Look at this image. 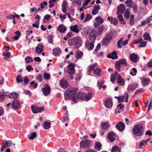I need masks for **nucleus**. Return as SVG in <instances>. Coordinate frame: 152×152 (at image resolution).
<instances>
[{"label": "nucleus", "instance_id": "1", "mask_svg": "<svg viewBox=\"0 0 152 152\" xmlns=\"http://www.w3.org/2000/svg\"><path fill=\"white\" fill-rule=\"evenodd\" d=\"M77 90V88H71L66 90L64 93L65 99L66 100L72 98V101L75 103H76L75 97Z\"/></svg>", "mask_w": 152, "mask_h": 152}, {"label": "nucleus", "instance_id": "2", "mask_svg": "<svg viewBox=\"0 0 152 152\" xmlns=\"http://www.w3.org/2000/svg\"><path fill=\"white\" fill-rule=\"evenodd\" d=\"M127 66V64L126 59L123 58L116 61L115 66V69L116 70L123 74L125 70L124 66Z\"/></svg>", "mask_w": 152, "mask_h": 152}, {"label": "nucleus", "instance_id": "3", "mask_svg": "<svg viewBox=\"0 0 152 152\" xmlns=\"http://www.w3.org/2000/svg\"><path fill=\"white\" fill-rule=\"evenodd\" d=\"M117 78V83L119 85L124 86L125 84V81L121 76L118 74L117 72H115L114 74L111 75L110 77V81L112 82H114Z\"/></svg>", "mask_w": 152, "mask_h": 152}, {"label": "nucleus", "instance_id": "4", "mask_svg": "<svg viewBox=\"0 0 152 152\" xmlns=\"http://www.w3.org/2000/svg\"><path fill=\"white\" fill-rule=\"evenodd\" d=\"M126 9L125 5L123 4H121L117 7V14L118 15L117 18L119 19V21L122 24H125L126 23L124 20L122 14Z\"/></svg>", "mask_w": 152, "mask_h": 152}, {"label": "nucleus", "instance_id": "5", "mask_svg": "<svg viewBox=\"0 0 152 152\" xmlns=\"http://www.w3.org/2000/svg\"><path fill=\"white\" fill-rule=\"evenodd\" d=\"M143 127L141 124H136L132 132L135 135L138 136H141L143 133Z\"/></svg>", "mask_w": 152, "mask_h": 152}, {"label": "nucleus", "instance_id": "6", "mask_svg": "<svg viewBox=\"0 0 152 152\" xmlns=\"http://www.w3.org/2000/svg\"><path fill=\"white\" fill-rule=\"evenodd\" d=\"M71 41V45L75 46V48H78L81 45L82 42L80 38L79 37L73 38Z\"/></svg>", "mask_w": 152, "mask_h": 152}, {"label": "nucleus", "instance_id": "7", "mask_svg": "<svg viewBox=\"0 0 152 152\" xmlns=\"http://www.w3.org/2000/svg\"><path fill=\"white\" fill-rule=\"evenodd\" d=\"M75 64L74 63H69L67 66V72L69 75L74 74L76 72L75 69Z\"/></svg>", "mask_w": 152, "mask_h": 152}, {"label": "nucleus", "instance_id": "8", "mask_svg": "<svg viewBox=\"0 0 152 152\" xmlns=\"http://www.w3.org/2000/svg\"><path fill=\"white\" fill-rule=\"evenodd\" d=\"M97 35V31L96 30H92L89 33V39L91 41L94 42L96 40Z\"/></svg>", "mask_w": 152, "mask_h": 152}, {"label": "nucleus", "instance_id": "9", "mask_svg": "<svg viewBox=\"0 0 152 152\" xmlns=\"http://www.w3.org/2000/svg\"><path fill=\"white\" fill-rule=\"evenodd\" d=\"M94 42L93 41L90 42L88 40L86 41L85 43V48L89 50H93L94 46Z\"/></svg>", "mask_w": 152, "mask_h": 152}, {"label": "nucleus", "instance_id": "10", "mask_svg": "<svg viewBox=\"0 0 152 152\" xmlns=\"http://www.w3.org/2000/svg\"><path fill=\"white\" fill-rule=\"evenodd\" d=\"M91 141L87 139H86L80 142V147L83 148L84 147L88 148L89 147Z\"/></svg>", "mask_w": 152, "mask_h": 152}, {"label": "nucleus", "instance_id": "11", "mask_svg": "<svg viewBox=\"0 0 152 152\" xmlns=\"http://www.w3.org/2000/svg\"><path fill=\"white\" fill-rule=\"evenodd\" d=\"M44 95L47 96L50 93V88L48 85H46L44 88L42 89Z\"/></svg>", "mask_w": 152, "mask_h": 152}, {"label": "nucleus", "instance_id": "12", "mask_svg": "<svg viewBox=\"0 0 152 152\" xmlns=\"http://www.w3.org/2000/svg\"><path fill=\"white\" fill-rule=\"evenodd\" d=\"M107 138L111 142L114 141L115 140V135L114 132L113 131L109 132L107 136Z\"/></svg>", "mask_w": 152, "mask_h": 152}, {"label": "nucleus", "instance_id": "13", "mask_svg": "<svg viewBox=\"0 0 152 152\" xmlns=\"http://www.w3.org/2000/svg\"><path fill=\"white\" fill-rule=\"evenodd\" d=\"M116 129L120 131H123L125 128L124 123L122 121L119 122L115 126Z\"/></svg>", "mask_w": 152, "mask_h": 152}, {"label": "nucleus", "instance_id": "14", "mask_svg": "<svg viewBox=\"0 0 152 152\" xmlns=\"http://www.w3.org/2000/svg\"><path fill=\"white\" fill-rule=\"evenodd\" d=\"M107 20L110 21L111 24L115 26H116L118 23V21L116 18H113V17L109 16L107 18Z\"/></svg>", "mask_w": 152, "mask_h": 152}, {"label": "nucleus", "instance_id": "15", "mask_svg": "<svg viewBox=\"0 0 152 152\" xmlns=\"http://www.w3.org/2000/svg\"><path fill=\"white\" fill-rule=\"evenodd\" d=\"M129 58L132 62L136 63L138 60V56L134 53H132L130 55Z\"/></svg>", "mask_w": 152, "mask_h": 152}, {"label": "nucleus", "instance_id": "16", "mask_svg": "<svg viewBox=\"0 0 152 152\" xmlns=\"http://www.w3.org/2000/svg\"><path fill=\"white\" fill-rule=\"evenodd\" d=\"M44 45L41 44H38L37 47L35 48V52L38 54H40L43 51Z\"/></svg>", "mask_w": 152, "mask_h": 152}, {"label": "nucleus", "instance_id": "17", "mask_svg": "<svg viewBox=\"0 0 152 152\" xmlns=\"http://www.w3.org/2000/svg\"><path fill=\"white\" fill-rule=\"evenodd\" d=\"M66 30V27L63 24L60 25L57 28V30L61 33H64Z\"/></svg>", "mask_w": 152, "mask_h": 152}, {"label": "nucleus", "instance_id": "18", "mask_svg": "<svg viewBox=\"0 0 152 152\" xmlns=\"http://www.w3.org/2000/svg\"><path fill=\"white\" fill-rule=\"evenodd\" d=\"M105 107L107 108H111L113 106V102L111 99H108L104 103Z\"/></svg>", "mask_w": 152, "mask_h": 152}, {"label": "nucleus", "instance_id": "19", "mask_svg": "<svg viewBox=\"0 0 152 152\" xmlns=\"http://www.w3.org/2000/svg\"><path fill=\"white\" fill-rule=\"evenodd\" d=\"M85 96V93H82L81 92H79L76 96V102H77V99H80L82 100H84V97Z\"/></svg>", "mask_w": 152, "mask_h": 152}, {"label": "nucleus", "instance_id": "20", "mask_svg": "<svg viewBox=\"0 0 152 152\" xmlns=\"http://www.w3.org/2000/svg\"><path fill=\"white\" fill-rule=\"evenodd\" d=\"M60 85L61 88H66L68 86L67 82L63 79H61L60 81Z\"/></svg>", "mask_w": 152, "mask_h": 152}, {"label": "nucleus", "instance_id": "21", "mask_svg": "<svg viewBox=\"0 0 152 152\" xmlns=\"http://www.w3.org/2000/svg\"><path fill=\"white\" fill-rule=\"evenodd\" d=\"M107 57L109 58H111L113 59L117 58L118 56L117 52L116 51H113L112 53L108 54Z\"/></svg>", "mask_w": 152, "mask_h": 152}, {"label": "nucleus", "instance_id": "22", "mask_svg": "<svg viewBox=\"0 0 152 152\" xmlns=\"http://www.w3.org/2000/svg\"><path fill=\"white\" fill-rule=\"evenodd\" d=\"M138 86V84L137 83H134L129 85L127 89L128 91L129 92L131 91H134Z\"/></svg>", "mask_w": 152, "mask_h": 152}, {"label": "nucleus", "instance_id": "23", "mask_svg": "<svg viewBox=\"0 0 152 152\" xmlns=\"http://www.w3.org/2000/svg\"><path fill=\"white\" fill-rule=\"evenodd\" d=\"M102 129L104 130H107L109 129L110 127V125L108 122H104L101 124Z\"/></svg>", "mask_w": 152, "mask_h": 152}, {"label": "nucleus", "instance_id": "24", "mask_svg": "<svg viewBox=\"0 0 152 152\" xmlns=\"http://www.w3.org/2000/svg\"><path fill=\"white\" fill-rule=\"evenodd\" d=\"M13 108L15 109H17L20 107V103L18 100H14L12 102Z\"/></svg>", "mask_w": 152, "mask_h": 152}, {"label": "nucleus", "instance_id": "25", "mask_svg": "<svg viewBox=\"0 0 152 152\" xmlns=\"http://www.w3.org/2000/svg\"><path fill=\"white\" fill-rule=\"evenodd\" d=\"M100 9L99 5H95L94 6V10H92V14L93 15H95L98 13Z\"/></svg>", "mask_w": 152, "mask_h": 152}, {"label": "nucleus", "instance_id": "26", "mask_svg": "<svg viewBox=\"0 0 152 152\" xmlns=\"http://www.w3.org/2000/svg\"><path fill=\"white\" fill-rule=\"evenodd\" d=\"M93 94L92 92H89L87 94L85 93V96L84 97V100L88 101L91 99Z\"/></svg>", "mask_w": 152, "mask_h": 152}, {"label": "nucleus", "instance_id": "27", "mask_svg": "<svg viewBox=\"0 0 152 152\" xmlns=\"http://www.w3.org/2000/svg\"><path fill=\"white\" fill-rule=\"evenodd\" d=\"M95 20L97 22H96L94 23V25H99L104 22V20L100 16H98L96 18Z\"/></svg>", "mask_w": 152, "mask_h": 152}, {"label": "nucleus", "instance_id": "28", "mask_svg": "<svg viewBox=\"0 0 152 152\" xmlns=\"http://www.w3.org/2000/svg\"><path fill=\"white\" fill-rule=\"evenodd\" d=\"M107 29L104 28V25H102L100 26L98 29V35L99 36L101 35L103 31H106Z\"/></svg>", "mask_w": 152, "mask_h": 152}, {"label": "nucleus", "instance_id": "29", "mask_svg": "<svg viewBox=\"0 0 152 152\" xmlns=\"http://www.w3.org/2000/svg\"><path fill=\"white\" fill-rule=\"evenodd\" d=\"M150 140L149 138L146 140H142L140 143V148H144L146 145V144Z\"/></svg>", "mask_w": 152, "mask_h": 152}, {"label": "nucleus", "instance_id": "30", "mask_svg": "<svg viewBox=\"0 0 152 152\" xmlns=\"http://www.w3.org/2000/svg\"><path fill=\"white\" fill-rule=\"evenodd\" d=\"M150 81V79L148 78H143L142 79V84L143 86L148 85Z\"/></svg>", "mask_w": 152, "mask_h": 152}, {"label": "nucleus", "instance_id": "31", "mask_svg": "<svg viewBox=\"0 0 152 152\" xmlns=\"http://www.w3.org/2000/svg\"><path fill=\"white\" fill-rule=\"evenodd\" d=\"M102 147V144L99 142H96L95 143L94 146V149L97 150L99 151L101 149Z\"/></svg>", "mask_w": 152, "mask_h": 152}, {"label": "nucleus", "instance_id": "32", "mask_svg": "<svg viewBox=\"0 0 152 152\" xmlns=\"http://www.w3.org/2000/svg\"><path fill=\"white\" fill-rule=\"evenodd\" d=\"M70 30L71 31L76 33H78L79 31L77 25L71 26L70 27Z\"/></svg>", "mask_w": 152, "mask_h": 152}, {"label": "nucleus", "instance_id": "33", "mask_svg": "<svg viewBox=\"0 0 152 152\" xmlns=\"http://www.w3.org/2000/svg\"><path fill=\"white\" fill-rule=\"evenodd\" d=\"M15 35L13 37V39L14 40H17L21 36V33L19 31H17L15 32Z\"/></svg>", "mask_w": 152, "mask_h": 152}, {"label": "nucleus", "instance_id": "34", "mask_svg": "<svg viewBox=\"0 0 152 152\" xmlns=\"http://www.w3.org/2000/svg\"><path fill=\"white\" fill-rule=\"evenodd\" d=\"M18 96V94L15 92H12L9 95V97L11 99H16Z\"/></svg>", "mask_w": 152, "mask_h": 152}, {"label": "nucleus", "instance_id": "35", "mask_svg": "<svg viewBox=\"0 0 152 152\" xmlns=\"http://www.w3.org/2000/svg\"><path fill=\"white\" fill-rule=\"evenodd\" d=\"M102 71V69L99 67L96 68L93 71V73L98 76H100V72Z\"/></svg>", "mask_w": 152, "mask_h": 152}, {"label": "nucleus", "instance_id": "36", "mask_svg": "<svg viewBox=\"0 0 152 152\" xmlns=\"http://www.w3.org/2000/svg\"><path fill=\"white\" fill-rule=\"evenodd\" d=\"M143 38L145 40L151 41V39L150 35L147 32L145 33L143 35Z\"/></svg>", "mask_w": 152, "mask_h": 152}, {"label": "nucleus", "instance_id": "37", "mask_svg": "<svg viewBox=\"0 0 152 152\" xmlns=\"http://www.w3.org/2000/svg\"><path fill=\"white\" fill-rule=\"evenodd\" d=\"M53 52L54 55L56 56L57 54L61 53V51L59 48H57L53 50Z\"/></svg>", "mask_w": 152, "mask_h": 152}, {"label": "nucleus", "instance_id": "38", "mask_svg": "<svg viewBox=\"0 0 152 152\" xmlns=\"http://www.w3.org/2000/svg\"><path fill=\"white\" fill-rule=\"evenodd\" d=\"M126 5L129 8H131L133 4V2L131 0H127L125 2Z\"/></svg>", "mask_w": 152, "mask_h": 152}, {"label": "nucleus", "instance_id": "39", "mask_svg": "<svg viewBox=\"0 0 152 152\" xmlns=\"http://www.w3.org/2000/svg\"><path fill=\"white\" fill-rule=\"evenodd\" d=\"M111 151V152H121V150L117 146H115L112 148Z\"/></svg>", "mask_w": 152, "mask_h": 152}, {"label": "nucleus", "instance_id": "40", "mask_svg": "<svg viewBox=\"0 0 152 152\" xmlns=\"http://www.w3.org/2000/svg\"><path fill=\"white\" fill-rule=\"evenodd\" d=\"M51 125V123L46 121H45L43 124V126L45 129H48L50 128Z\"/></svg>", "mask_w": 152, "mask_h": 152}, {"label": "nucleus", "instance_id": "41", "mask_svg": "<svg viewBox=\"0 0 152 152\" xmlns=\"http://www.w3.org/2000/svg\"><path fill=\"white\" fill-rule=\"evenodd\" d=\"M129 23L131 26H133L134 23V15H131L130 20H129Z\"/></svg>", "mask_w": 152, "mask_h": 152}, {"label": "nucleus", "instance_id": "42", "mask_svg": "<svg viewBox=\"0 0 152 152\" xmlns=\"http://www.w3.org/2000/svg\"><path fill=\"white\" fill-rule=\"evenodd\" d=\"M124 17L126 18L127 19L129 18V17L130 15V13L129 10V9H126L124 14Z\"/></svg>", "mask_w": 152, "mask_h": 152}, {"label": "nucleus", "instance_id": "43", "mask_svg": "<svg viewBox=\"0 0 152 152\" xmlns=\"http://www.w3.org/2000/svg\"><path fill=\"white\" fill-rule=\"evenodd\" d=\"M92 18V16L90 14H87L86 15L85 20H84V22H86Z\"/></svg>", "mask_w": 152, "mask_h": 152}, {"label": "nucleus", "instance_id": "44", "mask_svg": "<svg viewBox=\"0 0 152 152\" xmlns=\"http://www.w3.org/2000/svg\"><path fill=\"white\" fill-rule=\"evenodd\" d=\"M37 136V134L35 132L31 133L30 135H29L28 138L31 140H32L35 138Z\"/></svg>", "mask_w": 152, "mask_h": 152}, {"label": "nucleus", "instance_id": "45", "mask_svg": "<svg viewBox=\"0 0 152 152\" xmlns=\"http://www.w3.org/2000/svg\"><path fill=\"white\" fill-rule=\"evenodd\" d=\"M110 40L109 39H107L106 38L104 37L103 38L102 41V43L103 45H107L108 43L110 42Z\"/></svg>", "mask_w": 152, "mask_h": 152}, {"label": "nucleus", "instance_id": "46", "mask_svg": "<svg viewBox=\"0 0 152 152\" xmlns=\"http://www.w3.org/2000/svg\"><path fill=\"white\" fill-rule=\"evenodd\" d=\"M16 80L19 83L23 81V78L20 75H18L16 78Z\"/></svg>", "mask_w": 152, "mask_h": 152}, {"label": "nucleus", "instance_id": "47", "mask_svg": "<svg viewBox=\"0 0 152 152\" xmlns=\"http://www.w3.org/2000/svg\"><path fill=\"white\" fill-rule=\"evenodd\" d=\"M83 53L81 51H78L77 52L76 56V58H80L83 56Z\"/></svg>", "mask_w": 152, "mask_h": 152}, {"label": "nucleus", "instance_id": "48", "mask_svg": "<svg viewBox=\"0 0 152 152\" xmlns=\"http://www.w3.org/2000/svg\"><path fill=\"white\" fill-rule=\"evenodd\" d=\"M97 64L95 63L92 64L88 66V68L90 70H93L94 69V68L96 66Z\"/></svg>", "mask_w": 152, "mask_h": 152}, {"label": "nucleus", "instance_id": "49", "mask_svg": "<svg viewBox=\"0 0 152 152\" xmlns=\"http://www.w3.org/2000/svg\"><path fill=\"white\" fill-rule=\"evenodd\" d=\"M128 42V40H126L124 41H121V43L120 44V45L121 46V47H118L120 48H122L123 46L127 44Z\"/></svg>", "mask_w": 152, "mask_h": 152}, {"label": "nucleus", "instance_id": "50", "mask_svg": "<svg viewBox=\"0 0 152 152\" xmlns=\"http://www.w3.org/2000/svg\"><path fill=\"white\" fill-rule=\"evenodd\" d=\"M25 61L26 63H29L31 62H32L33 59L32 57L28 56L25 58Z\"/></svg>", "mask_w": 152, "mask_h": 152}, {"label": "nucleus", "instance_id": "51", "mask_svg": "<svg viewBox=\"0 0 152 152\" xmlns=\"http://www.w3.org/2000/svg\"><path fill=\"white\" fill-rule=\"evenodd\" d=\"M44 78L46 80H49L50 79V75L49 74L45 73H44L43 75Z\"/></svg>", "mask_w": 152, "mask_h": 152}, {"label": "nucleus", "instance_id": "52", "mask_svg": "<svg viewBox=\"0 0 152 152\" xmlns=\"http://www.w3.org/2000/svg\"><path fill=\"white\" fill-rule=\"evenodd\" d=\"M101 46V45L100 43H99L98 44L97 46L96 47V48L95 50H94V53L96 54L98 50H99Z\"/></svg>", "mask_w": 152, "mask_h": 152}, {"label": "nucleus", "instance_id": "53", "mask_svg": "<svg viewBox=\"0 0 152 152\" xmlns=\"http://www.w3.org/2000/svg\"><path fill=\"white\" fill-rule=\"evenodd\" d=\"M47 2L46 1H44L43 3H41L40 4L41 9H42L44 8L45 6H47Z\"/></svg>", "mask_w": 152, "mask_h": 152}, {"label": "nucleus", "instance_id": "54", "mask_svg": "<svg viewBox=\"0 0 152 152\" xmlns=\"http://www.w3.org/2000/svg\"><path fill=\"white\" fill-rule=\"evenodd\" d=\"M104 37L109 39L110 40H111L112 38V36L111 35L110 33H107Z\"/></svg>", "mask_w": 152, "mask_h": 152}, {"label": "nucleus", "instance_id": "55", "mask_svg": "<svg viewBox=\"0 0 152 152\" xmlns=\"http://www.w3.org/2000/svg\"><path fill=\"white\" fill-rule=\"evenodd\" d=\"M143 40V39L142 38H140L139 39H135L134 41V44H137L140 43Z\"/></svg>", "mask_w": 152, "mask_h": 152}, {"label": "nucleus", "instance_id": "56", "mask_svg": "<svg viewBox=\"0 0 152 152\" xmlns=\"http://www.w3.org/2000/svg\"><path fill=\"white\" fill-rule=\"evenodd\" d=\"M125 97V96H118V102H123V100Z\"/></svg>", "mask_w": 152, "mask_h": 152}, {"label": "nucleus", "instance_id": "57", "mask_svg": "<svg viewBox=\"0 0 152 152\" xmlns=\"http://www.w3.org/2000/svg\"><path fill=\"white\" fill-rule=\"evenodd\" d=\"M23 82L24 83H25V85H27L28 84L29 81L28 79L26 76L24 78Z\"/></svg>", "mask_w": 152, "mask_h": 152}, {"label": "nucleus", "instance_id": "58", "mask_svg": "<svg viewBox=\"0 0 152 152\" xmlns=\"http://www.w3.org/2000/svg\"><path fill=\"white\" fill-rule=\"evenodd\" d=\"M67 3L66 1H63L62 4V8H67Z\"/></svg>", "mask_w": 152, "mask_h": 152}, {"label": "nucleus", "instance_id": "59", "mask_svg": "<svg viewBox=\"0 0 152 152\" xmlns=\"http://www.w3.org/2000/svg\"><path fill=\"white\" fill-rule=\"evenodd\" d=\"M104 83V82L102 81H99L98 83V86L99 88V89H101L102 88L101 85Z\"/></svg>", "mask_w": 152, "mask_h": 152}, {"label": "nucleus", "instance_id": "60", "mask_svg": "<svg viewBox=\"0 0 152 152\" xmlns=\"http://www.w3.org/2000/svg\"><path fill=\"white\" fill-rule=\"evenodd\" d=\"M6 95L4 94H0V102H2L4 99V96Z\"/></svg>", "mask_w": 152, "mask_h": 152}, {"label": "nucleus", "instance_id": "61", "mask_svg": "<svg viewBox=\"0 0 152 152\" xmlns=\"http://www.w3.org/2000/svg\"><path fill=\"white\" fill-rule=\"evenodd\" d=\"M147 42L145 41L141 43L139 46V47H142L145 46L146 45Z\"/></svg>", "mask_w": 152, "mask_h": 152}, {"label": "nucleus", "instance_id": "62", "mask_svg": "<svg viewBox=\"0 0 152 152\" xmlns=\"http://www.w3.org/2000/svg\"><path fill=\"white\" fill-rule=\"evenodd\" d=\"M82 0H73V3H77L78 5L80 6L81 5Z\"/></svg>", "mask_w": 152, "mask_h": 152}, {"label": "nucleus", "instance_id": "63", "mask_svg": "<svg viewBox=\"0 0 152 152\" xmlns=\"http://www.w3.org/2000/svg\"><path fill=\"white\" fill-rule=\"evenodd\" d=\"M26 68L28 72H30L31 70L33 69L31 65H30L27 66Z\"/></svg>", "mask_w": 152, "mask_h": 152}, {"label": "nucleus", "instance_id": "64", "mask_svg": "<svg viewBox=\"0 0 152 152\" xmlns=\"http://www.w3.org/2000/svg\"><path fill=\"white\" fill-rule=\"evenodd\" d=\"M37 80L40 82L42 81V76L41 75H38L37 77Z\"/></svg>", "mask_w": 152, "mask_h": 152}]
</instances>
